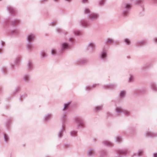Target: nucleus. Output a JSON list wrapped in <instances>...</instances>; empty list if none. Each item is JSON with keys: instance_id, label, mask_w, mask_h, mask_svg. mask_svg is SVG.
<instances>
[{"instance_id": "obj_9", "label": "nucleus", "mask_w": 157, "mask_h": 157, "mask_svg": "<svg viewBox=\"0 0 157 157\" xmlns=\"http://www.w3.org/2000/svg\"><path fill=\"white\" fill-rule=\"evenodd\" d=\"M35 35L33 34H29L27 36V40L28 43L31 44V41L34 39Z\"/></svg>"}, {"instance_id": "obj_58", "label": "nucleus", "mask_w": 157, "mask_h": 157, "mask_svg": "<svg viewBox=\"0 0 157 157\" xmlns=\"http://www.w3.org/2000/svg\"><path fill=\"white\" fill-rule=\"evenodd\" d=\"M88 0H81V1L82 2H87Z\"/></svg>"}, {"instance_id": "obj_40", "label": "nucleus", "mask_w": 157, "mask_h": 157, "mask_svg": "<svg viewBox=\"0 0 157 157\" xmlns=\"http://www.w3.org/2000/svg\"><path fill=\"white\" fill-rule=\"evenodd\" d=\"M124 42L127 45H129L131 43L130 40L128 39H125L124 40Z\"/></svg>"}, {"instance_id": "obj_15", "label": "nucleus", "mask_w": 157, "mask_h": 157, "mask_svg": "<svg viewBox=\"0 0 157 157\" xmlns=\"http://www.w3.org/2000/svg\"><path fill=\"white\" fill-rule=\"evenodd\" d=\"M7 9L8 12L11 14L15 13L16 12L15 9L11 6H8Z\"/></svg>"}, {"instance_id": "obj_43", "label": "nucleus", "mask_w": 157, "mask_h": 157, "mask_svg": "<svg viewBox=\"0 0 157 157\" xmlns=\"http://www.w3.org/2000/svg\"><path fill=\"white\" fill-rule=\"evenodd\" d=\"M144 0H136V3L137 5H140L143 2Z\"/></svg>"}, {"instance_id": "obj_41", "label": "nucleus", "mask_w": 157, "mask_h": 157, "mask_svg": "<svg viewBox=\"0 0 157 157\" xmlns=\"http://www.w3.org/2000/svg\"><path fill=\"white\" fill-rule=\"evenodd\" d=\"M4 141L6 142H8L9 140V138L6 135L4 134Z\"/></svg>"}, {"instance_id": "obj_19", "label": "nucleus", "mask_w": 157, "mask_h": 157, "mask_svg": "<svg viewBox=\"0 0 157 157\" xmlns=\"http://www.w3.org/2000/svg\"><path fill=\"white\" fill-rule=\"evenodd\" d=\"M78 132L75 130H71L70 132V134L73 137H76L77 136Z\"/></svg>"}, {"instance_id": "obj_39", "label": "nucleus", "mask_w": 157, "mask_h": 157, "mask_svg": "<svg viewBox=\"0 0 157 157\" xmlns=\"http://www.w3.org/2000/svg\"><path fill=\"white\" fill-rule=\"evenodd\" d=\"M56 50L55 48H52L51 51V54L52 55L55 56L56 54Z\"/></svg>"}, {"instance_id": "obj_33", "label": "nucleus", "mask_w": 157, "mask_h": 157, "mask_svg": "<svg viewBox=\"0 0 157 157\" xmlns=\"http://www.w3.org/2000/svg\"><path fill=\"white\" fill-rule=\"evenodd\" d=\"M70 104V102H68L64 104V107L63 109V110H64L67 109L69 106Z\"/></svg>"}, {"instance_id": "obj_8", "label": "nucleus", "mask_w": 157, "mask_h": 157, "mask_svg": "<svg viewBox=\"0 0 157 157\" xmlns=\"http://www.w3.org/2000/svg\"><path fill=\"white\" fill-rule=\"evenodd\" d=\"M95 151L94 149H90L87 152V155L89 157H92L95 155Z\"/></svg>"}, {"instance_id": "obj_26", "label": "nucleus", "mask_w": 157, "mask_h": 157, "mask_svg": "<svg viewBox=\"0 0 157 157\" xmlns=\"http://www.w3.org/2000/svg\"><path fill=\"white\" fill-rule=\"evenodd\" d=\"M102 108L103 106L102 105L97 106L94 108L95 111L96 112H99L101 111Z\"/></svg>"}, {"instance_id": "obj_49", "label": "nucleus", "mask_w": 157, "mask_h": 157, "mask_svg": "<svg viewBox=\"0 0 157 157\" xmlns=\"http://www.w3.org/2000/svg\"><path fill=\"white\" fill-rule=\"evenodd\" d=\"M108 84H106L103 87V88L105 89H109V87Z\"/></svg>"}, {"instance_id": "obj_32", "label": "nucleus", "mask_w": 157, "mask_h": 157, "mask_svg": "<svg viewBox=\"0 0 157 157\" xmlns=\"http://www.w3.org/2000/svg\"><path fill=\"white\" fill-rule=\"evenodd\" d=\"M40 55L42 58H44L46 57L47 53L45 51H42L40 52Z\"/></svg>"}, {"instance_id": "obj_21", "label": "nucleus", "mask_w": 157, "mask_h": 157, "mask_svg": "<svg viewBox=\"0 0 157 157\" xmlns=\"http://www.w3.org/2000/svg\"><path fill=\"white\" fill-rule=\"evenodd\" d=\"M91 13V12L90 9L88 8H86L84 10V13L85 14L87 15L89 17Z\"/></svg>"}, {"instance_id": "obj_63", "label": "nucleus", "mask_w": 157, "mask_h": 157, "mask_svg": "<svg viewBox=\"0 0 157 157\" xmlns=\"http://www.w3.org/2000/svg\"><path fill=\"white\" fill-rule=\"evenodd\" d=\"M152 1L154 2H156L157 1V0H152Z\"/></svg>"}, {"instance_id": "obj_10", "label": "nucleus", "mask_w": 157, "mask_h": 157, "mask_svg": "<svg viewBox=\"0 0 157 157\" xmlns=\"http://www.w3.org/2000/svg\"><path fill=\"white\" fill-rule=\"evenodd\" d=\"M52 114L51 113H49L45 115L43 117V120L44 121H48L52 117Z\"/></svg>"}, {"instance_id": "obj_7", "label": "nucleus", "mask_w": 157, "mask_h": 157, "mask_svg": "<svg viewBox=\"0 0 157 157\" xmlns=\"http://www.w3.org/2000/svg\"><path fill=\"white\" fill-rule=\"evenodd\" d=\"M145 135L146 137H156L157 136V133L148 131L145 133Z\"/></svg>"}, {"instance_id": "obj_28", "label": "nucleus", "mask_w": 157, "mask_h": 157, "mask_svg": "<svg viewBox=\"0 0 157 157\" xmlns=\"http://www.w3.org/2000/svg\"><path fill=\"white\" fill-rule=\"evenodd\" d=\"M120 152L122 154H126L128 153L129 152V151L128 149H124L120 150Z\"/></svg>"}, {"instance_id": "obj_29", "label": "nucleus", "mask_w": 157, "mask_h": 157, "mask_svg": "<svg viewBox=\"0 0 157 157\" xmlns=\"http://www.w3.org/2000/svg\"><path fill=\"white\" fill-rule=\"evenodd\" d=\"M151 89L155 91H157V87L155 83H152L151 84Z\"/></svg>"}, {"instance_id": "obj_42", "label": "nucleus", "mask_w": 157, "mask_h": 157, "mask_svg": "<svg viewBox=\"0 0 157 157\" xmlns=\"http://www.w3.org/2000/svg\"><path fill=\"white\" fill-rule=\"evenodd\" d=\"M106 41L108 43H113L114 42V40L112 38H109L106 40Z\"/></svg>"}, {"instance_id": "obj_37", "label": "nucleus", "mask_w": 157, "mask_h": 157, "mask_svg": "<svg viewBox=\"0 0 157 157\" xmlns=\"http://www.w3.org/2000/svg\"><path fill=\"white\" fill-rule=\"evenodd\" d=\"M115 140L116 142H120L122 141V139L121 136H118L116 138Z\"/></svg>"}, {"instance_id": "obj_16", "label": "nucleus", "mask_w": 157, "mask_h": 157, "mask_svg": "<svg viewBox=\"0 0 157 157\" xmlns=\"http://www.w3.org/2000/svg\"><path fill=\"white\" fill-rule=\"evenodd\" d=\"M147 43V41L146 40H143L138 41L136 43V45L138 46H142L145 45Z\"/></svg>"}, {"instance_id": "obj_25", "label": "nucleus", "mask_w": 157, "mask_h": 157, "mask_svg": "<svg viewBox=\"0 0 157 157\" xmlns=\"http://www.w3.org/2000/svg\"><path fill=\"white\" fill-rule=\"evenodd\" d=\"M126 94V91L124 90H121L119 93V97L120 98H124Z\"/></svg>"}, {"instance_id": "obj_34", "label": "nucleus", "mask_w": 157, "mask_h": 157, "mask_svg": "<svg viewBox=\"0 0 157 157\" xmlns=\"http://www.w3.org/2000/svg\"><path fill=\"white\" fill-rule=\"evenodd\" d=\"M134 79V76L132 75V74H130L129 75V77L128 79V81L129 82H131Z\"/></svg>"}, {"instance_id": "obj_54", "label": "nucleus", "mask_w": 157, "mask_h": 157, "mask_svg": "<svg viewBox=\"0 0 157 157\" xmlns=\"http://www.w3.org/2000/svg\"><path fill=\"white\" fill-rule=\"evenodd\" d=\"M48 0H40V2L41 4H43L44 3L48 1Z\"/></svg>"}, {"instance_id": "obj_18", "label": "nucleus", "mask_w": 157, "mask_h": 157, "mask_svg": "<svg viewBox=\"0 0 157 157\" xmlns=\"http://www.w3.org/2000/svg\"><path fill=\"white\" fill-rule=\"evenodd\" d=\"M33 67V65L32 62L30 61H28L27 63V68L28 70H30L32 69Z\"/></svg>"}, {"instance_id": "obj_51", "label": "nucleus", "mask_w": 157, "mask_h": 157, "mask_svg": "<svg viewBox=\"0 0 157 157\" xmlns=\"http://www.w3.org/2000/svg\"><path fill=\"white\" fill-rule=\"evenodd\" d=\"M98 84H94L92 85L91 86V87L92 88H94L98 86Z\"/></svg>"}, {"instance_id": "obj_27", "label": "nucleus", "mask_w": 157, "mask_h": 157, "mask_svg": "<svg viewBox=\"0 0 157 157\" xmlns=\"http://www.w3.org/2000/svg\"><path fill=\"white\" fill-rule=\"evenodd\" d=\"M103 144L109 147L111 146L113 144L112 143L108 141H106L103 142Z\"/></svg>"}, {"instance_id": "obj_36", "label": "nucleus", "mask_w": 157, "mask_h": 157, "mask_svg": "<svg viewBox=\"0 0 157 157\" xmlns=\"http://www.w3.org/2000/svg\"><path fill=\"white\" fill-rule=\"evenodd\" d=\"M78 62L81 63H85L87 62V60L86 59H79Z\"/></svg>"}, {"instance_id": "obj_22", "label": "nucleus", "mask_w": 157, "mask_h": 157, "mask_svg": "<svg viewBox=\"0 0 157 157\" xmlns=\"http://www.w3.org/2000/svg\"><path fill=\"white\" fill-rule=\"evenodd\" d=\"M21 57L20 56H17L15 59V63L17 65H18L20 63L21 61Z\"/></svg>"}, {"instance_id": "obj_61", "label": "nucleus", "mask_w": 157, "mask_h": 157, "mask_svg": "<svg viewBox=\"0 0 157 157\" xmlns=\"http://www.w3.org/2000/svg\"><path fill=\"white\" fill-rule=\"evenodd\" d=\"M65 1L68 2H70V1H71V0H64Z\"/></svg>"}, {"instance_id": "obj_24", "label": "nucleus", "mask_w": 157, "mask_h": 157, "mask_svg": "<svg viewBox=\"0 0 157 157\" xmlns=\"http://www.w3.org/2000/svg\"><path fill=\"white\" fill-rule=\"evenodd\" d=\"M67 118V116L65 114H63L60 117V119L63 124L64 123Z\"/></svg>"}, {"instance_id": "obj_35", "label": "nucleus", "mask_w": 157, "mask_h": 157, "mask_svg": "<svg viewBox=\"0 0 157 157\" xmlns=\"http://www.w3.org/2000/svg\"><path fill=\"white\" fill-rule=\"evenodd\" d=\"M108 85L109 89H113L117 86L115 84H109Z\"/></svg>"}, {"instance_id": "obj_46", "label": "nucleus", "mask_w": 157, "mask_h": 157, "mask_svg": "<svg viewBox=\"0 0 157 157\" xmlns=\"http://www.w3.org/2000/svg\"><path fill=\"white\" fill-rule=\"evenodd\" d=\"M12 33L14 34H18L19 33V31L18 30H14L12 31Z\"/></svg>"}, {"instance_id": "obj_62", "label": "nucleus", "mask_w": 157, "mask_h": 157, "mask_svg": "<svg viewBox=\"0 0 157 157\" xmlns=\"http://www.w3.org/2000/svg\"><path fill=\"white\" fill-rule=\"evenodd\" d=\"M11 67L12 68H14V66L13 65H11Z\"/></svg>"}, {"instance_id": "obj_60", "label": "nucleus", "mask_w": 157, "mask_h": 157, "mask_svg": "<svg viewBox=\"0 0 157 157\" xmlns=\"http://www.w3.org/2000/svg\"><path fill=\"white\" fill-rule=\"evenodd\" d=\"M53 1L55 2L58 3L59 2V0H53Z\"/></svg>"}, {"instance_id": "obj_17", "label": "nucleus", "mask_w": 157, "mask_h": 157, "mask_svg": "<svg viewBox=\"0 0 157 157\" xmlns=\"http://www.w3.org/2000/svg\"><path fill=\"white\" fill-rule=\"evenodd\" d=\"M73 33L74 35L75 36H80L82 33V32L81 30L77 29H74L73 31Z\"/></svg>"}, {"instance_id": "obj_48", "label": "nucleus", "mask_w": 157, "mask_h": 157, "mask_svg": "<svg viewBox=\"0 0 157 157\" xmlns=\"http://www.w3.org/2000/svg\"><path fill=\"white\" fill-rule=\"evenodd\" d=\"M61 31V29L60 28H57L56 29V31L57 33H60Z\"/></svg>"}, {"instance_id": "obj_20", "label": "nucleus", "mask_w": 157, "mask_h": 157, "mask_svg": "<svg viewBox=\"0 0 157 157\" xmlns=\"http://www.w3.org/2000/svg\"><path fill=\"white\" fill-rule=\"evenodd\" d=\"M122 113L124 115L127 116H130L131 114V111L128 110L124 109Z\"/></svg>"}, {"instance_id": "obj_13", "label": "nucleus", "mask_w": 157, "mask_h": 157, "mask_svg": "<svg viewBox=\"0 0 157 157\" xmlns=\"http://www.w3.org/2000/svg\"><path fill=\"white\" fill-rule=\"evenodd\" d=\"M30 76L29 75L26 74L23 76V79L26 83H29L30 81Z\"/></svg>"}, {"instance_id": "obj_56", "label": "nucleus", "mask_w": 157, "mask_h": 157, "mask_svg": "<svg viewBox=\"0 0 157 157\" xmlns=\"http://www.w3.org/2000/svg\"><path fill=\"white\" fill-rule=\"evenodd\" d=\"M103 155H107V152L105 151H104L102 153Z\"/></svg>"}, {"instance_id": "obj_59", "label": "nucleus", "mask_w": 157, "mask_h": 157, "mask_svg": "<svg viewBox=\"0 0 157 157\" xmlns=\"http://www.w3.org/2000/svg\"><path fill=\"white\" fill-rule=\"evenodd\" d=\"M153 157H157V153H154L153 155Z\"/></svg>"}, {"instance_id": "obj_50", "label": "nucleus", "mask_w": 157, "mask_h": 157, "mask_svg": "<svg viewBox=\"0 0 157 157\" xmlns=\"http://www.w3.org/2000/svg\"><path fill=\"white\" fill-rule=\"evenodd\" d=\"M5 43L4 41H2L1 42V47L2 48L5 46Z\"/></svg>"}, {"instance_id": "obj_30", "label": "nucleus", "mask_w": 157, "mask_h": 157, "mask_svg": "<svg viewBox=\"0 0 157 157\" xmlns=\"http://www.w3.org/2000/svg\"><path fill=\"white\" fill-rule=\"evenodd\" d=\"M0 70L2 73L5 74L7 71V67L5 66L1 68Z\"/></svg>"}, {"instance_id": "obj_38", "label": "nucleus", "mask_w": 157, "mask_h": 157, "mask_svg": "<svg viewBox=\"0 0 157 157\" xmlns=\"http://www.w3.org/2000/svg\"><path fill=\"white\" fill-rule=\"evenodd\" d=\"M144 151L143 150H140L137 152V154L139 156H141L144 154Z\"/></svg>"}, {"instance_id": "obj_3", "label": "nucleus", "mask_w": 157, "mask_h": 157, "mask_svg": "<svg viewBox=\"0 0 157 157\" xmlns=\"http://www.w3.org/2000/svg\"><path fill=\"white\" fill-rule=\"evenodd\" d=\"M5 24L7 25H15L19 24V21L18 19H16L12 20L10 18H8L6 19L4 21Z\"/></svg>"}, {"instance_id": "obj_55", "label": "nucleus", "mask_w": 157, "mask_h": 157, "mask_svg": "<svg viewBox=\"0 0 157 157\" xmlns=\"http://www.w3.org/2000/svg\"><path fill=\"white\" fill-rule=\"evenodd\" d=\"M107 115L108 116H109V117H111L112 116V114L110 113H107Z\"/></svg>"}, {"instance_id": "obj_23", "label": "nucleus", "mask_w": 157, "mask_h": 157, "mask_svg": "<svg viewBox=\"0 0 157 157\" xmlns=\"http://www.w3.org/2000/svg\"><path fill=\"white\" fill-rule=\"evenodd\" d=\"M124 109L121 107H117L115 108V111L118 113H123Z\"/></svg>"}, {"instance_id": "obj_57", "label": "nucleus", "mask_w": 157, "mask_h": 157, "mask_svg": "<svg viewBox=\"0 0 157 157\" xmlns=\"http://www.w3.org/2000/svg\"><path fill=\"white\" fill-rule=\"evenodd\" d=\"M3 49L2 48L0 47V54H1L2 52Z\"/></svg>"}, {"instance_id": "obj_14", "label": "nucleus", "mask_w": 157, "mask_h": 157, "mask_svg": "<svg viewBox=\"0 0 157 157\" xmlns=\"http://www.w3.org/2000/svg\"><path fill=\"white\" fill-rule=\"evenodd\" d=\"M80 25L84 27H87L89 26L88 23L83 19L79 21Z\"/></svg>"}, {"instance_id": "obj_6", "label": "nucleus", "mask_w": 157, "mask_h": 157, "mask_svg": "<svg viewBox=\"0 0 157 157\" xmlns=\"http://www.w3.org/2000/svg\"><path fill=\"white\" fill-rule=\"evenodd\" d=\"M99 17V14L96 13H91L88 17L89 20L94 21L97 20Z\"/></svg>"}, {"instance_id": "obj_11", "label": "nucleus", "mask_w": 157, "mask_h": 157, "mask_svg": "<svg viewBox=\"0 0 157 157\" xmlns=\"http://www.w3.org/2000/svg\"><path fill=\"white\" fill-rule=\"evenodd\" d=\"M95 44L94 42H90L88 44V47L91 48V52L95 50Z\"/></svg>"}, {"instance_id": "obj_52", "label": "nucleus", "mask_w": 157, "mask_h": 157, "mask_svg": "<svg viewBox=\"0 0 157 157\" xmlns=\"http://www.w3.org/2000/svg\"><path fill=\"white\" fill-rule=\"evenodd\" d=\"M74 39V37H71L69 38V40L71 42H72Z\"/></svg>"}, {"instance_id": "obj_4", "label": "nucleus", "mask_w": 157, "mask_h": 157, "mask_svg": "<svg viewBox=\"0 0 157 157\" xmlns=\"http://www.w3.org/2000/svg\"><path fill=\"white\" fill-rule=\"evenodd\" d=\"M70 48V46L69 44L65 42H62L61 44L60 52L61 53L65 52L69 50Z\"/></svg>"}, {"instance_id": "obj_47", "label": "nucleus", "mask_w": 157, "mask_h": 157, "mask_svg": "<svg viewBox=\"0 0 157 157\" xmlns=\"http://www.w3.org/2000/svg\"><path fill=\"white\" fill-rule=\"evenodd\" d=\"M91 86H87L85 87V90L86 91H90L91 90Z\"/></svg>"}, {"instance_id": "obj_5", "label": "nucleus", "mask_w": 157, "mask_h": 157, "mask_svg": "<svg viewBox=\"0 0 157 157\" xmlns=\"http://www.w3.org/2000/svg\"><path fill=\"white\" fill-rule=\"evenodd\" d=\"M107 57V49L105 48H103L100 53L99 58L101 60L105 61Z\"/></svg>"}, {"instance_id": "obj_44", "label": "nucleus", "mask_w": 157, "mask_h": 157, "mask_svg": "<svg viewBox=\"0 0 157 157\" xmlns=\"http://www.w3.org/2000/svg\"><path fill=\"white\" fill-rule=\"evenodd\" d=\"M152 41L155 44H157V37L153 38L152 39Z\"/></svg>"}, {"instance_id": "obj_64", "label": "nucleus", "mask_w": 157, "mask_h": 157, "mask_svg": "<svg viewBox=\"0 0 157 157\" xmlns=\"http://www.w3.org/2000/svg\"><path fill=\"white\" fill-rule=\"evenodd\" d=\"M46 157H49L48 156H46Z\"/></svg>"}, {"instance_id": "obj_12", "label": "nucleus", "mask_w": 157, "mask_h": 157, "mask_svg": "<svg viewBox=\"0 0 157 157\" xmlns=\"http://www.w3.org/2000/svg\"><path fill=\"white\" fill-rule=\"evenodd\" d=\"M65 131V129L64 127L62 125L58 133V136L59 138H60L63 136V132Z\"/></svg>"}, {"instance_id": "obj_45", "label": "nucleus", "mask_w": 157, "mask_h": 157, "mask_svg": "<svg viewBox=\"0 0 157 157\" xmlns=\"http://www.w3.org/2000/svg\"><path fill=\"white\" fill-rule=\"evenodd\" d=\"M105 4V1L104 0H100L99 1V5L101 6H102L103 5Z\"/></svg>"}, {"instance_id": "obj_2", "label": "nucleus", "mask_w": 157, "mask_h": 157, "mask_svg": "<svg viewBox=\"0 0 157 157\" xmlns=\"http://www.w3.org/2000/svg\"><path fill=\"white\" fill-rule=\"evenodd\" d=\"M74 120L77 123V127L79 129H82L84 128L85 122L84 120L81 117H75Z\"/></svg>"}, {"instance_id": "obj_1", "label": "nucleus", "mask_w": 157, "mask_h": 157, "mask_svg": "<svg viewBox=\"0 0 157 157\" xmlns=\"http://www.w3.org/2000/svg\"><path fill=\"white\" fill-rule=\"evenodd\" d=\"M131 8V5L130 3H125L122 6V9H124L121 14V16L124 18L127 16L128 14V11Z\"/></svg>"}, {"instance_id": "obj_31", "label": "nucleus", "mask_w": 157, "mask_h": 157, "mask_svg": "<svg viewBox=\"0 0 157 157\" xmlns=\"http://www.w3.org/2000/svg\"><path fill=\"white\" fill-rule=\"evenodd\" d=\"M27 49L29 51H31L32 50L33 48V46L31 44H29L27 45Z\"/></svg>"}, {"instance_id": "obj_53", "label": "nucleus", "mask_w": 157, "mask_h": 157, "mask_svg": "<svg viewBox=\"0 0 157 157\" xmlns=\"http://www.w3.org/2000/svg\"><path fill=\"white\" fill-rule=\"evenodd\" d=\"M57 21L56 20H55L54 21H53L50 23V25L51 26H53L52 24H55L56 23Z\"/></svg>"}]
</instances>
